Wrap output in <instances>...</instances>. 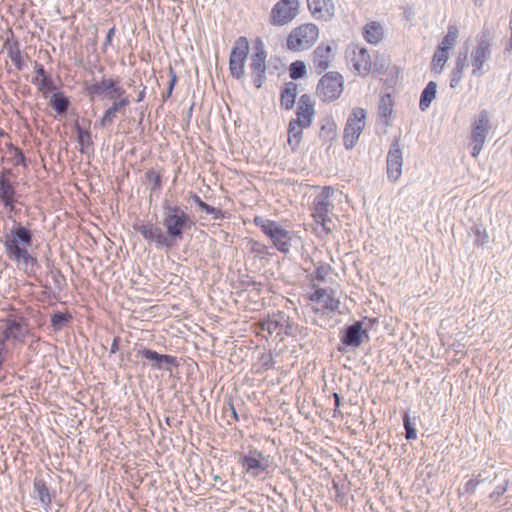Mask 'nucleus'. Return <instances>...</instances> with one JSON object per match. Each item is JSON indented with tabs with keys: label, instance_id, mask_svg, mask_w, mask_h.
Wrapping results in <instances>:
<instances>
[{
	"label": "nucleus",
	"instance_id": "nucleus-24",
	"mask_svg": "<svg viewBox=\"0 0 512 512\" xmlns=\"http://www.w3.org/2000/svg\"><path fill=\"white\" fill-rule=\"evenodd\" d=\"M266 58L267 52L265 50L264 43L260 38H257L254 42L253 53L249 64L251 72H261V70H266Z\"/></svg>",
	"mask_w": 512,
	"mask_h": 512
},
{
	"label": "nucleus",
	"instance_id": "nucleus-56",
	"mask_svg": "<svg viewBox=\"0 0 512 512\" xmlns=\"http://www.w3.org/2000/svg\"><path fill=\"white\" fill-rule=\"evenodd\" d=\"M317 224H320L322 229L326 234L331 233L333 229V221L328 215L327 217H323V219H314Z\"/></svg>",
	"mask_w": 512,
	"mask_h": 512
},
{
	"label": "nucleus",
	"instance_id": "nucleus-25",
	"mask_svg": "<svg viewBox=\"0 0 512 512\" xmlns=\"http://www.w3.org/2000/svg\"><path fill=\"white\" fill-rule=\"evenodd\" d=\"M298 95L297 84L293 81L286 82L280 90V106L282 109L291 110Z\"/></svg>",
	"mask_w": 512,
	"mask_h": 512
},
{
	"label": "nucleus",
	"instance_id": "nucleus-64",
	"mask_svg": "<svg viewBox=\"0 0 512 512\" xmlns=\"http://www.w3.org/2000/svg\"><path fill=\"white\" fill-rule=\"evenodd\" d=\"M35 72L37 74L35 77H38V79H46V77H51V75L48 74L45 70L44 66L37 62L35 63Z\"/></svg>",
	"mask_w": 512,
	"mask_h": 512
},
{
	"label": "nucleus",
	"instance_id": "nucleus-61",
	"mask_svg": "<svg viewBox=\"0 0 512 512\" xmlns=\"http://www.w3.org/2000/svg\"><path fill=\"white\" fill-rule=\"evenodd\" d=\"M169 77H170V79H169L167 88L169 89V92H173L175 85L177 83L178 77H177L175 70L171 66L169 67Z\"/></svg>",
	"mask_w": 512,
	"mask_h": 512
},
{
	"label": "nucleus",
	"instance_id": "nucleus-46",
	"mask_svg": "<svg viewBox=\"0 0 512 512\" xmlns=\"http://www.w3.org/2000/svg\"><path fill=\"white\" fill-rule=\"evenodd\" d=\"M393 112V102L390 94H386L381 97L378 113L381 118L388 119L392 115Z\"/></svg>",
	"mask_w": 512,
	"mask_h": 512
},
{
	"label": "nucleus",
	"instance_id": "nucleus-12",
	"mask_svg": "<svg viewBox=\"0 0 512 512\" xmlns=\"http://www.w3.org/2000/svg\"><path fill=\"white\" fill-rule=\"evenodd\" d=\"M341 344L345 347L358 348L364 340H369L368 330L363 328V322L353 321L350 325H345L339 333Z\"/></svg>",
	"mask_w": 512,
	"mask_h": 512
},
{
	"label": "nucleus",
	"instance_id": "nucleus-50",
	"mask_svg": "<svg viewBox=\"0 0 512 512\" xmlns=\"http://www.w3.org/2000/svg\"><path fill=\"white\" fill-rule=\"evenodd\" d=\"M245 63L246 62L229 61V71L233 78L240 80L244 77Z\"/></svg>",
	"mask_w": 512,
	"mask_h": 512
},
{
	"label": "nucleus",
	"instance_id": "nucleus-15",
	"mask_svg": "<svg viewBox=\"0 0 512 512\" xmlns=\"http://www.w3.org/2000/svg\"><path fill=\"white\" fill-rule=\"evenodd\" d=\"M335 190L330 186H325L320 193H318L312 203V216L314 219H323L327 217L334 205L331 198L334 195Z\"/></svg>",
	"mask_w": 512,
	"mask_h": 512
},
{
	"label": "nucleus",
	"instance_id": "nucleus-26",
	"mask_svg": "<svg viewBox=\"0 0 512 512\" xmlns=\"http://www.w3.org/2000/svg\"><path fill=\"white\" fill-rule=\"evenodd\" d=\"M332 48L330 45L320 44L313 52V65L320 74L329 67V54Z\"/></svg>",
	"mask_w": 512,
	"mask_h": 512
},
{
	"label": "nucleus",
	"instance_id": "nucleus-62",
	"mask_svg": "<svg viewBox=\"0 0 512 512\" xmlns=\"http://www.w3.org/2000/svg\"><path fill=\"white\" fill-rule=\"evenodd\" d=\"M480 480L470 479L468 480L464 485V490L466 493L473 494L477 488V486L480 484Z\"/></svg>",
	"mask_w": 512,
	"mask_h": 512
},
{
	"label": "nucleus",
	"instance_id": "nucleus-10",
	"mask_svg": "<svg viewBox=\"0 0 512 512\" xmlns=\"http://www.w3.org/2000/svg\"><path fill=\"white\" fill-rule=\"evenodd\" d=\"M492 49L485 34L479 37L477 45L471 51L472 76L481 77L486 73L485 63L491 58Z\"/></svg>",
	"mask_w": 512,
	"mask_h": 512
},
{
	"label": "nucleus",
	"instance_id": "nucleus-37",
	"mask_svg": "<svg viewBox=\"0 0 512 512\" xmlns=\"http://www.w3.org/2000/svg\"><path fill=\"white\" fill-rule=\"evenodd\" d=\"M337 135V125L331 116L325 117L321 121L319 138L324 141H332Z\"/></svg>",
	"mask_w": 512,
	"mask_h": 512
},
{
	"label": "nucleus",
	"instance_id": "nucleus-14",
	"mask_svg": "<svg viewBox=\"0 0 512 512\" xmlns=\"http://www.w3.org/2000/svg\"><path fill=\"white\" fill-rule=\"evenodd\" d=\"M32 497L37 499L46 512L52 508V500L56 497V490H52L45 477L38 475L33 480Z\"/></svg>",
	"mask_w": 512,
	"mask_h": 512
},
{
	"label": "nucleus",
	"instance_id": "nucleus-29",
	"mask_svg": "<svg viewBox=\"0 0 512 512\" xmlns=\"http://www.w3.org/2000/svg\"><path fill=\"white\" fill-rule=\"evenodd\" d=\"M362 35L369 44L376 45L383 38V27L380 23L371 21L364 26Z\"/></svg>",
	"mask_w": 512,
	"mask_h": 512
},
{
	"label": "nucleus",
	"instance_id": "nucleus-63",
	"mask_svg": "<svg viewBox=\"0 0 512 512\" xmlns=\"http://www.w3.org/2000/svg\"><path fill=\"white\" fill-rule=\"evenodd\" d=\"M115 31H116L115 26L111 27V28L108 30V32H107V34H106V37H105V41H104L103 46H102L103 51H106L107 47H108L109 45H111V43H112V41H113V37H114V35H115Z\"/></svg>",
	"mask_w": 512,
	"mask_h": 512
},
{
	"label": "nucleus",
	"instance_id": "nucleus-40",
	"mask_svg": "<svg viewBox=\"0 0 512 512\" xmlns=\"http://www.w3.org/2000/svg\"><path fill=\"white\" fill-rule=\"evenodd\" d=\"M457 34V28L453 25L449 26L447 33L443 37L441 43L438 45L437 49L449 52V50L453 47V45L456 42Z\"/></svg>",
	"mask_w": 512,
	"mask_h": 512
},
{
	"label": "nucleus",
	"instance_id": "nucleus-31",
	"mask_svg": "<svg viewBox=\"0 0 512 512\" xmlns=\"http://www.w3.org/2000/svg\"><path fill=\"white\" fill-rule=\"evenodd\" d=\"M467 49L463 52H460L458 54V57L456 59V64H455V67L453 68V70L451 71V74H450V87L451 88H456L459 83L461 82L462 80V77H463V71L466 67V60H467Z\"/></svg>",
	"mask_w": 512,
	"mask_h": 512
},
{
	"label": "nucleus",
	"instance_id": "nucleus-36",
	"mask_svg": "<svg viewBox=\"0 0 512 512\" xmlns=\"http://www.w3.org/2000/svg\"><path fill=\"white\" fill-rule=\"evenodd\" d=\"M73 320V316L70 312L66 311H54L50 315V323L54 332H59L64 329Z\"/></svg>",
	"mask_w": 512,
	"mask_h": 512
},
{
	"label": "nucleus",
	"instance_id": "nucleus-35",
	"mask_svg": "<svg viewBox=\"0 0 512 512\" xmlns=\"http://www.w3.org/2000/svg\"><path fill=\"white\" fill-rule=\"evenodd\" d=\"M305 128L306 127H302V125L296 122L289 121L287 142L293 152L299 148L302 140L303 129Z\"/></svg>",
	"mask_w": 512,
	"mask_h": 512
},
{
	"label": "nucleus",
	"instance_id": "nucleus-27",
	"mask_svg": "<svg viewBox=\"0 0 512 512\" xmlns=\"http://www.w3.org/2000/svg\"><path fill=\"white\" fill-rule=\"evenodd\" d=\"M49 106L57 113L58 116H66L71 106V101L64 92L56 91L50 96Z\"/></svg>",
	"mask_w": 512,
	"mask_h": 512
},
{
	"label": "nucleus",
	"instance_id": "nucleus-48",
	"mask_svg": "<svg viewBox=\"0 0 512 512\" xmlns=\"http://www.w3.org/2000/svg\"><path fill=\"white\" fill-rule=\"evenodd\" d=\"M472 232L474 235V244L477 246H484L489 241V236L486 231V228L482 224H475L472 227Z\"/></svg>",
	"mask_w": 512,
	"mask_h": 512
},
{
	"label": "nucleus",
	"instance_id": "nucleus-55",
	"mask_svg": "<svg viewBox=\"0 0 512 512\" xmlns=\"http://www.w3.org/2000/svg\"><path fill=\"white\" fill-rule=\"evenodd\" d=\"M5 48L7 49V54H8L9 58L14 56L15 53H21L20 45H19V42L17 40H14L12 42L7 40L5 42Z\"/></svg>",
	"mask_w": 512,
	"mask_h": 512
},
{
	"label": "nucleus",
	"instance_id": "nucleus-3",
	"mask_svg": "<svg viewBox=\"0 0 512 512\" xmlns=\"http://www.w3.org/2000/svg\"><path fill=\"white\" fill-rule=\"evenodd\" d=\"M28 335H30V328L25 318L8 314L0 320V343L24 344Z\"/></svg>",
	"mask_w": 512,
	"mask_h": 512
},
{
	"label": "nucleus",
	"instance_id": "nucleus-43",
	"mask_svg": "<svg viewBox=\"0 0 512 512\" xmlns=\"http://www.w3.org/2000/svg\"><path fill=\"white\" fill-rule=\"evenodd\" d=\"M416 418L413 419L410 417L409 411H406L403 414V426L405 429V438L407 440H415L417 438V430H416Z\"/></svg>",
	"mask_w": 512,
	"mask_h": 512
},
{
	"label": "nucleus",
	"instance_id": "nucleus-18",
	"mask_svg": "<svg viewBox=\"0 0 512 512\" xmlns=\"http://www.w3.org/2000/svg\"><path fill=\"white\" fill-rule=\"evenodd\" d=\"M307 6L311 14L317 19L328 21L334 16L332 0H307Z\"/></svg>",
	"mask_w": 512,
	"mask_h": 512
},
{
	"label": "nucleus",
	"instance_id": "nucleus-32",
	"mask_svg": "<svg viewBox=\"0 0 512 512\" xmlns=\"http://www.w3.org/2000/svg\"><path fill=\"white\" fill-rule=\"evenodd\" d=\"M74 131L76 133L77 143L79 144V151L82 154H87L89 148L93 145L92 135L90 130L82 128L78 121L74 124Z\"/></svg>",
	"mask_w": 512,
	"mask_h": 512
},
{
	"label": "nucleus",
	"instance_id": "nucleus-54",
	"mask_svg": "<svg viewBox=\"0 0 512 512\" xmlns=\"http://www.w3.org/2000/svg\"><path fill=\"white\" fill-rule=\"evenodd\" d=\"M253 84L256 88H261L266 81V70L261 72H252Z\"/></svg>",
	"mask_w": 512,
	"mask_h": 512
},
{
	"label": "nucleus",
	"instance_id": "nucleus-28",
	"mask_svg": "<svg viewBox=\"0 0 512 512\" xmlns=\"http://www.w3.org/2000/svg\"><path fill=\"white\" fill-rule=\"evenodd\" d=\"M249 53V41L245 36H240L234 42L229 55V61L246 62Z\"/></svg>",
	"mask_w": 512,
	"mask_h": 512
},
{
	"label": "nucleus",
	"instance_id": "nucleus-38",
	"mask_svg": "<svg viewBox=\"0 0 512 512\" xmlns=\"http://www.w3.org/2000/svg\"><path fill=\"white\" fill-rule=\"evenodd\" d=\"M29 248H21V250L8 255V258L16 263H22L25 266H35L38 261L35 256L29 253Z\"/></svg>",
	"mask_w": 512,
	"mask_h": 512
},
{
	"label": "nucleus",
	"instance_id": "nucleus-23",
	"mask_svg": "<svg viewBox=\"0 0 512 512\" xmlns=\"http://www.w3.org/2000/svg\"><path fill=\"white\" fill-rule=\"evenodd\" d=\"M15 196L16 190L12 182L4 175H0V202L10 211L15 209Z\"/></svg>",
	"mask_w": 512,
	"mask_h": 512
},
{
	"label": "nucleus",
	"instance_id": "nucleus-1",
	"mask_svg": "<svg viewBox=\"0 0 512 512\" xmlns=\"http://www.w3.org/2000/svg\"><path fill=\"white\" fill-rule=\"evenodd\" d=\"M159 223L161 226L151 221H144L134 224L133 228L142 235L149 245H154L156 249L165 251L177 247L184 240L186 233L195 226L187 207L170 199H164L162 202Z\"/></svg>",
	"mask_w": 512,
	"mask_h": 512
},
{
	"label": "nucleus",
	"instance_id": "nucleus-13",
	"mask_svg": "<svg viewBox=\"0 0 512 512\" xmlns=\"http://www.w3.org/2000/svg\"><path fill=\"white\" fill-rule=\"evenodd\" d=\"M387 177L396 182L402 174L403 155L400 137L394 138L387 153Z\"/></svg>",
	"mask_w": 512,
	"mask_h": 512
},
{
	"label": "nucleus",
	"instance_id": "nucleus-4",
	"mask_svg": "<svg viewBox=\"0 0 512 512\" xmlns=\"http://www.w3.org/2000/svg\"><path fill=\"white\" fill-rule=\"evenodd\" d=\"M319 29L313 23L302 24L294 28L286 40L287 49L298 52L311 48L317 41Z\"/></svg>",
	"mask_w": 512,
	"mask_h": 512
},
{
	"label": "nucleus",
	"instance_id": "nucleus-52",
	"mask_svg": "<svg viewBox=\"0 0 512 512\" xmlns=\"http://www.w3.org/2000/svg\"><path fill=\"white\" fill-rule=\"evenodd\" d=\"M251 251L260 257L270 255L269 248L265 244L258 241L251 242Z\"/></svg>",
	"mask_w": 512,
	"mask_h": 512
},
{
	"label": "nucleus",
	"instance_id": "nucleus-8",
	"mask_svg": "<svg viewBox=\"0 0 512 512\" xmlns=\"http://www.w3.org/2000/svg\"><path fill=\"white\" fill-rule=\"evenodd\" d=\"M299 0H279L271 9L269 22L281 27L292 22L299 13Z\"/></svg>",
	"mask_w": 512,
	"mask_h": 512
},
{
	"label": "nucleus",
	"instance_id": "nucleus-33",
	"mask_svg": "<svg viewBox=\"0 0 512 512\" xmlns=\"http://www.w3.org/2000/svg\"><path fill=\"white\" fill-rule=\"evenodd\" d=\"M190 200H192L199 209L211 215L214 220H223L226 217L227 212L207 204L196 193H190Z\"/></svg>",
	"mask_w": 512,
	"mask_h": 512
},
{
	"label": "nucleus",
	"instance_id": "nucleus-60",
	"mask_svg": "<svg viewBox=\"0 0 512 512\" xmlns=\"http://www.w3.org/2000/svg\"><path fill=\"white\" fill-rule=\"evenodd\" d=\"M10 59L17 68V70L22 71L25 68L26 65L21 53H15V55L10 57Z\"/></svg>",
	"mask_w": 512,
	"mask_h": 512
},
{
	"label": "nucleus",
	"instance_id": "nucleus-16",
	"mask_svg": "<svg viewBox=\"0 0 512 512\" xmlns=\"http://www.w3.org/2000/svg\"><path fill=\"white\" fill-rule=\"evenodd\" d=\"M315 115L314 103L308 94H302L296 108V118L290 121L296 122L302 127H310Z\"/></svg>",
	"mask_w": 512,
	"mask_h": 512
},
{
	"label": "nucleus",
	"instance_id": "nucleus-51",
	"mask_svg": "<svg viewBox=\"0 0 512 512\" xmlns=\"http://www.w3.org/2000/svg\"><path fill=\"white\" fill-rule=\"evenodd\" d=\"M123 98H129L128 95H126L125 89L121 86V80L119 77H115L114 85L112 88V92L110 95L111 100H120Z\"/></svg>",
	"mask_w": 512,
	"mask_h": 512
},
{
	"label": "nucleus",
	"instance_id": "nucleus-45",
	"mask_svg": "<svg viewBox=\"0 0 512 512\" xmlns=\"http://www.w3.org/2000/svg\"><path fill=\"white\" fill-rule=\"evenodd\" d=\"M289 77L294 81L303 78L307 74V67L304 61L296 60L289 66Z\"/></svg>",
	"mask_w": 512,
	"mask_h": 512
},
{
	"label": "nucleus",
	"instance_id": "nucleus-20",
	"mask_svg": "<svg viewBox=\"0 0 512 512\" xmlns=\"http://www.w3.org/2000/svg\"><path fill=\"white\" fill-rule=\"evenodd\" d=\"M353 66L354 69L358 72L361 76H366L371 71V57L365 47H359L358 45L355 46V49L353 50Z\"/></svg>",
	"mask_w": 512,
	"mask_h": 512
},
{
	"label": "nucleus",
	"instance_id": "nucleus-5",
	"mask_svg": "<svg viewBox=\"0 0 512 512\" xmlns=\"http://www.w3.org/2000/svg\"><path fill=\"white\" fill-rule=\"evenodd\" d=\"M33 238L34 234L30 228L14 220L10 231L4 236L3 244L7 256L21 250V248L31 247Z\"/></svg>",
	"mask_w": 512,
	"mask_h": 512
},
{
	"label": "nucleus",
	"instance_id": "nucleus-11",
	"mask_svg": "<svg viewBox=\"0 0 512 512\" xmlns=\"http://www.w3.org/2000/svg\"><path fill=\"white\" fill-rule=\"evenodd\" d=\"M138 356L146 360L143 365H150L152 369L160 371H172L179 365L177 357L169 354H161L153 349L142 347L138 350Z\"/></svg>",
	"mask_w": 512,
	"mask_h": 512
},
{
	"label": "nucleus",
	"instance_id": "nucleus-41",
	"mask_svg": "<svg viewBox=\"0 0 512 512\" xmlns=\"http://www.w3.org/2000/svg\"><path fill=\"white\" fill-rule=\"evenodd\" d=\"M7 149L10 154V161L14 166L27 167V159L23 150L14 146L13 144H7Z\"/></svg>",
	"mask_w": 512,
	"mask_h": 512
},
{
	"label": "nucleus",
	"instance_id": "nucleus-53",
	"mask_svg": "<svg viewBox=\"0 0 512 512\" xmlns=\"http://www.w3.org/2000/svg\"><path fill=\"white\" fill-rule=\"evenodd\" d=\"M51 276L54 282L55 287L60 292L62 290V283L65 281V277L59 269H55L51 271Z\"/></svg>",
	"mask_w": 512,
	"mask_h": 512
},
{
	"label": "nucleus",
	"instance_id": "nucleus-39",
	"mask_svg": "<svg viewBox=\"0 0 512 512\" xmlns=\"http://www.w3.org/2000/svg\"><path fill=\"white\" fill-rule=\"evenodd\" d=\"M448 60V52L436 48L431 62V70L435 74H441Z\"/></svg>",
	"mask_w": 512,
	"mask_h": 512
},
{
	"label": "nucleus",
	"instance_id": "nucleus-7",
	"mask_svg": "<svg viewBox=\"0 0 512 512\" xmlns=\"http://www.w3.org/2000/svg\"><path fill=\"white\" fill-rule=\"evenodd\" d=\"M366 110L354 108L349 114L343 133V144L347 150L353 149L366 124Z\"/></svg>",
	"mask_w": 512,
	"mask_h": 512
},
{
	"label": "nucleus",
	"instance_id": "nucleus-57",
	"mask_svg": "<svg viewBox=\"0 0 512 512\" xmlns=\"http://www.w3.org/2000/svg\"><path fill=\"white\" fill-rule=\"evenodd\" d=\"M9 354V347L8 345H4L0 343V373L3 370L4 363L7 361V357ZM0 380H3V377L0 376Z\"/></svg>",
	"mask_w": 512,
	"mask_h": 512
},
{
	"label": "nucleus",
	"instance_id": "nucleus-49",
	"mask_svg": "<svg viewBox=\"0 0 512 512\" xmlns=\"http://www.w3.org/2000/svg\"><path fill=\"white\" fill-rule=\"evenodd\" d=\"M331 270L332 267L329 264L319 262L316 266L312 279L318 282H323Z\"/></svg>",
	"mask_w": 512,
	"mask_h": 512
},
{
	"label": "nucleus",
	"instance_id": "nucleus-9",
	"mask_svg": "<svg viewBox=\"0 0 512 512\" xmlns=\"http://www.w3.org/2000/svg\"><path fill=\"white\" fill-rule=\"evenodd\" d=\"M343 91V77L338 72L323 75L317 85V94L323 101L332 102L338 99Z\"/></svg>",
	"mask_w": 512,
	"mask_h": 512
},
{
	"label": "nucleus",
	"instance_id": "nucleus-42",
	"mask_svg": "<svg viewBox=\"0 0 512 512\" xmlns=\"http://www.w3.org/2000/svg\"><path fill=\"white\" fill-rule=\"evenodd\" d=\"M144 183L149 184L151 192H156L162 188V176L160 173L156 172L153 168L148 169L145 172V181Z\"/></svg>",
	"mask_w": 512,
	"mask_h": 512
},
{
	"label": "nucleus",
	"instance_id": "nucleus-6",
	"mask_svg": "<svg viewBox=\"0 0 512 512\" xmlns=\"http://www.w3.org/2000/svg\"><path fill=\"white\" fill-rule=\"evenodd\" d=\"M238 463L243 471L252 477H259L270 472V456L264 455L261 451L254 448H251L245 454H240Z\"/></svg>",
	"mask_w": 512,
	"mask_h": 512
},
{
	"label": "nucleus",
	"instance_id": "nucleus-21",
	"mask_svg": "<svg viewBox=\"0 0 512 512\" xmlns=\"http://www.w3.org/2000/svg\"><path fill=\"white\" fill-rule=\"evenodd\" d=\"M130 98H123L120 100H113L110 107H108L102 117L95 122V127L105 128L111 124L116 117L117 113H120L124 108L129 106Z\"/></svg>",
	"mask_w": 512,
	"mask_h": 512
},
{
	"label": "nucleus",
	"instance_id": "nucleus-34",
	"mask_svg": "<svg viewBox=\"0 0 512 512\" xmlns=\"http://www.w3.org/2000/svg\"><path fill=\"white\" fill-rule=\"evenodd\" d=\"M437 95V83L429 81L420 94L419 109L425 112Z\"/></svg>",
	"mask_w": 512,
	"mask_h": 512
},
{
	"label": "nucleus",
	"instance_id": "nucleus-58",
	"mask_svg": "<svg viewBox=\"0 0 512 512\" xmlns=\"http://www.w3.org/2000/svg\"><path fill=\"white\" fill-rule=\"evenodd\" d=\"M224 413L226 416L231 417L234 421H239L238 412L232 402H229L227 406L224 407Z\"/></svg>",
	"mask_w": 512,
	"mask_h": 512
},
{
	"label": "nucleus",
	"instance_id": "nucleus-44",
	"mask_svg": "<svg viewBox=\"0 0 512 512\" xmlns=\"http://www.w3.org/2000/svg\"><path fill=\"white\" fill-rule=\"evenodd\" d=\"M32 83L38 86L39 91L45 98L48 97L49 92L56 90V85L52 77H46V79H38V77H33Z\"/></svg>",
	"mask_w": 512,
	"mask_h": 512
},
{
	"label": "nucleus",
	"instance_id": "nucleus-30",
	"mask_svg": "<svg viewBox=\"0 0 512 512\" xmlns=\"http://www.w3.org/2000/svg\"><path fill=\"white\" fill-rule=\"evenodd\" d=\"M284 322L285 312L278 311L277 313H274L272 316L267 317L261 322V329L263 331H267L270 335L273 333L278 335V332H280V328L283 326Z\"/></svg>",
	"mask_w": 512,
	"mask_h": 512
},
{
	"label": "nucleus",
	"instance_id": "nucleus-59",
	"mask_svg": "<svg viewBox=\"0 0 512 512\" xmlns=\"http://www.w3.org/2000/svg\"><path fill=\"white\" fill-rule=\"evenodd\" d=\"M507 481L504 484L497 485L493 492L490 493V499H498L507 491Z\"/></svg>",
	"mask_w": 512,
	"mask_h": 512
},
{
	"label": "nucleus",
	"instance_id": "nucleus-47",
	"mask_svg": "<svg viewBox=\"0 0 512 512\" xmlns=\"http://www.w3.org/2000/svg\"><path fill=\"white\" fill-rule=\"evenodd\" d=\"M300 330L301 327L298 324L290 322L289 317L285 314V322L283 323V326H281L278 336H280L281 339H283L284 336L293 337L296 336Z\"/></svg>",
	"mask_w": 512,
	"mask_h": 512
},
{
	"label": "nucleus",
	"instance_id": "nucleus-17",
	"mask_svg": "<svg viewBox=\"0 0 512 512\" xmlns=\"http://www.w3.org/2000/svg\"><path fill=\"white\" fill-rule=\"evenodd\" d=\"M309 300L321 307L320 309H315L316 312L320 310L322 312H334L337 311L340 306V301L328 294L324 288L315 289V291L309 295Z\"/></svg>",
	"mask_w": 512,
	"mask_h": 512
},
{
	"label": "nucleus",
	"instance_id": "nucleus-22",
	"mask_svg": "<svg viewBox=\"0 0 512 512\" xmlns=\"http://www.w3.org/2000/svg\"><path fill=\"white\" fill-rule=\"evenodd\" d=\"M114 77H102L100 80L94 81L86 87L87 95L93 99L94 97L107 96L110 99L112 88L114 85Z\"/></svg>",
	"mask_w": 512,
	"mask_h": 512
},
{
	"label": "nucleus",
	"instance_id": "nucleus-19",
	"mask_svg": "<svg viewBox=\"0 0 512 512\" xmlns=\"http://www.w3.org/2000/svg\"><path fill=\"white\" fill-rule=\"evenodd\" d=\"M489 129L490 120L488 112L487 110H482L472 123L471 142H485Z\"/></svg>",
	"mask_w": 512,
	"mask_h": 512
},
{
	"label": "nucleus",
	"instance_id": "nucleus-2",
	"mask_svg": "<svg viewBox=\"0 0 512 512\" xmlns=\"http://www.w3.org/2000/svg\"><path fill=\"white\" fill-rule=\"evenodd\" d=\"M253 223L272 241L279 252L283 254L290 252L294 239L293 231L286 230L278 222L262 216H255Z\"/></svg>",
	"mask_w": 512,
	"mask_h": 512
}]
</instances>
